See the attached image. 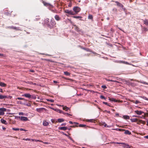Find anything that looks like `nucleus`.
<instances>
[{"label": "nucleus", "mask_w": 148, "mask_h": 148, "mask_svg": "<svg viewBox=\"0 0 148 148\" xmlns=\"http://www.w3.org/2000/svg\"><path fill=\"white\" fill-rule=\"evenodd\" d=\"M124 131H125V134H127L128 135H131V132L128 130H124Z\"/></svg>", "instance_id": "obj_20"}, {"label": "nucleus", "mask_w": 148, "mask_h": 148, "mask_svg": "<svg viewBox=\"0 0 148 148\" xmlns=\"http://www.w3.org/2000/svg\"><path fill=\"white\" fill-rule=\"evenodd\" d=\"M63 78L64 79H68V80H72V79L70 78H67V77H63Z\"/></svg>", "instance_id": "obj_45"}, {"label": "nucleus", "mask_w": 148, "mask_h": 148, "mask_svg": "<svg viewBox=\"0 0 148 148\" xmlns=\"http://www.w3.org/2000/svg\"><path fill=\"white\" fill-rule=\"evenodd\" d=\"M65 12L68 14H69L74 15L75 14V13H74L72 10H65L64 11Z\"/></svg>", "instance_id": "obj_6"}, {"label": "nucleus", "mask_w": 148, "mask_h": 148, "mask_svg": "<svg viewBox=\"0 0 148 148\" xmlns=\"http://www.w3.org/2000/svg\"><path fill=\"white\" fill-rule=\"evenodd\" d=\"M145 137L146 138L148 139V135L145 136Z\"/></svg>", "instance_id": "obj_62"}, {"label": "nucleus", "mask_w": 148, "mask_h": 148, "mask_svg": "<svg viewBox=\"0 0 148 148\" xmlns=\"http://www.w3.org/2000/svg\"><path fill=\"white\" fill-rule=\"evenodd\" d=\"M19 114L20 115H24V113L23 112H19Z\"/></svg>", "instance_id": "obj_50"}, {"label": "nucleus", "mask_w": 148, "mask_h": 148, "mask_svg": "<svg viewBox=\"0 0 148 148\" xmlns=\"http://www.w3.org/2000/svg\"><path fill=\"white\" fill-rule=\"evenodd\" d=\"M12 130H15V131H18V130H19V128H12Z\"/></svg>", "instance_id": "obj_44"}, {"label": "nucleus", "mask_w": 148, "mask_h": 148, "mask_svg": "<svg viewBox=\"0 0 148 148\" xmlns=\"http://www.w3.org/2000/svg\"><path fill=\"white\" fill-rule=\"evenodd\" d=\"M69 123L71 124H73V123H74L75 124H78V123H77V122H74V123H73L72 121H69Z\"/></svg>", "instance_id": "obj_37"}, {"label": "nucleus", "mask_w": 148, "mask_h": 148, "mask_svg": "<svg viewBox=\"0 0 148 148\" xmlns=\"http://www.w3.org/2000/svg\"><path fill=\"white\" fill-rule=\"evenodd\" d=\"M42 109L43 108H37L36 109V110L37 112H40L42 111Z\"/></svg>", "instance_id": "obj_28"}, {"label": "nucleus", "mask_w": 148, "mask_h": 148, "mask_svg": "<svg viewBox=\"0 0 148 148\" xmlns=\"http://www.w3.org/2000/svg\"><path fill=\"white\" fill-rule=\"evenodd\" d=\"M140 102L138 100H136L135 102L136 104H138L140 103Z\"/></svg>", "instance_id": "obj_48"}, {"label": "nucleus", "mask_w": 148, "mask_h": 148, "mask_svg": "<svg viewBox=\"0 0 148 148\" xmlns=\"http://www.w3.org/2000/svg\"><path fill=\"white\" fill-rule=\"evenodd\" d=\"M0 92H3V90L1 89V88H0Z\"/></svg>", "instance_id": "obj_57"}, {"label": "nucleus", "mask_w": 148, "mask_h": 148, "mask_svg": "<svg viewBox=\"0 0 148 148\" xmlns=\"http://www.w3.org/2000/svg\"><path fill=\"white\" fill-rule=\"evenodd\" d=\"M43 3L44 5L47 7H51L52 6L49 3H47L45 1H43Z\"/></svg>", "instance_id": "obj_9"}, {"label": "nucleus", "mask_w": 148, "mask_h": 148, "mask_svg": "<svg viewBox=\"0 0 148 148\" xmlns=\"http://www.w3.org/2000/svg\"><path fill=\"white\" fill-rule=\"evenodd\" d=\"M56 23L53 18L51 20L50 22H49L47 27L50 29L56 27Z\"/></svg>", "instance_id": "obj_1"}, {"label": "nucleus", "mask_w": 148, "mask_h": 148, "mask_svg": "<svg viewBox=\"0 0 148 148\" xmlns=\"http://www.w3.org/2000/svg\"><path fill=\"white\" fill-rule=\"evenodd\" d=\"M140 83H142V84H145L148 85V83H147L146 82H143V81H140Z\"/></svg>", "instance_id": "obj_40"}, {"label": "nucleus", "mask_w": 148, "mask_h": 148, "mask_svg": "<svg viewBox=\"0 0 148 148\" xmlns=\"http://www.w3.org/2000/svg\"><path fill=\"white\" fill-rule=\"evenodd\" d=\"M10 28L11 29H16V30H18V29H17V28L15 27H14L12 26V27H10Z\"/></svg>", "instance_id": "obj_34"}, {"label": "nucleus", "mask_w": 148, "mask_h": 148, "mask_svg": "<svg viewBox=\"0 0 148 148\" xmlns=\"http://www.w3.org/2000/svg\"><path fill=\"white\" fill-rule=\"evenodd\" d=\"M22 96L26 97L29 98H36V97L35 96H34L33 95H31L29 93H25Z\"/></svg>", "instance_id": "obj_3"}, {"label": "nucleus", "mask_w": 148, "mask_h": 148, "mask_svg": "<svg viewBox=\"0 0 148 148\" xmlns=\"http://www.w3.org/2000/svg\"><path fill=\"white\" fill-rule=\"evenodd\" d=\"M1 121L2 123L4 124L5 125H7V124L6 121L3 119H1Z\"/></svg>", "instance_id": "obj_16"}, {"label": "nucleus", "mask_w": 148, "mask_h": 148, "mask_svg": "<svg viewBox=\"0 0 148 148\" xmlns=\"http://www.w3.org/2000/svg\"><path fill=\"white\" fill-rule=\"evenodd\" d=\"M20 130L21 131H26V130H25V129H23V128H21V129H20Z\"/></svg>", "instance_id": "obj_54"}, {"label": "nucleus", "mask_w": 148, "mask_h": 148, "mask_svg": "<svg viewBox=\"0 0 148 148\" xmlns=\"http://www.w3.org/2000/svg\"><path fill=\"white\" fill-rule=\"evenodd\" d=\"M73 10L75 12V14L79 12L80 11L81 9L79 7L75 6L73 8Z\"/></svg>", "instance_id": "obj_4"}, {"label": "nucleus", "mask_w": 148, "mask_h": 148, "mask_svg": "<svg viewBox=\"0 0 148 148\" xmlns=\"http://www.w3.org/2000/svg\"><path fill=\"white\" fill-rule=\"evenodd\" d=\"M73 26L75 27V29L76 31L77 32L80 31L79 28L77 27L75 25H74Z\"/></svg>", "instance_id": "obj_18"}, {"label": "nucleus", "mask_w": 148, "mask_h": 148, "mask_svg": "<svg viewBox=\"0 0 148 148\" xmlns=\"http://www.w3.org/2000/svg\"><path fill=\"white\" fill-rule=\"evenodd\" d=\"M27 83H29L30 84H33V82H27Z\"/></svg>", "instance_id": "obj_60"}, {"label": "nucleus", "mask_w": 148, "mask_h": 148, "mask_svg": "<svg viewBox=\"0 0 148 148\" xmlns=\"http://www.w3.org/2000/svg\"><path fill=\"white\" fill-rule=\"evenodd\" d=\"M23 117V116H19L18 117L21 120V121H22Z\"/></svg>", "instance_id": "obj_47"}, {"label": "nucleus", "mask_w": 148, "mask_h": 148, "mask_svg": "<svg viewBox=\"0 0 148 148\" xmlns=\"http://www.w3.org/2000/svg\"><path fill=\"white\" fill-rule=\"evenodd\" d=\"M143 22L144 24L146 25H148V19H145Z\"/></svg>", "instance_id": "obj_17"}, {"label": "nucleus", "mask_w": 148, "mask_h": 148, "mask_svg": "<svg viewBox=\"0 0 148 148\" xmlns=\"http://www.w3.org/2000/svg\"><path fill=\"white\" fill-rule=\"evenodd\" d=\"M0 86L1 87H5L7 85L4 83L2 82H0Z\"/></svg>", "instance_id": "obj_19"}, {"label": "nucleus", "mask_w": 148, "mask_h": 148, "mask_svg": "<svg viewBox=\"0 0 148 148\" xmlns=\"http://www.w3.org/2000/svg\"><path fill=\"white\" fill-rule=\"evenodd\" d=\"M43 124L45 126H47L49 125V123L46 121H43Z\"/></svg>", "instance_id": "obj_21"}, {"label": "nucleus", "mask_w": 148, "mask_h": 148, "mask_svg": "<svg viewBox=\"0 0 148 148\" xmlns=\"http://www.w3.org/2000/svg\"><path fill=\"white\" fill-rule=\"evenodd\" d=\"M51 121L53 123H54L55 122V119H52L51 120Z\"/></svg>", "instance_id": "obj_49"}, {"label": "nucleus", "mask_w": 148, "mask_h": 148, "mask_svg": "<svg viewBox=\"0 0 148 148\" xmlns=\"http://www.w3.org/2000/svg\"><path fill=\"white\" fill-rule=\"evenodd\" d=\"M74 18H82V17L78 16H73V17Z\"/></svg>", "instance_id": "obj_30"}, {"label": "nucleus", "mask_w": 148, "mask_h": 148, "mask_svg": "<svg viewBox=\"0 0 148 148\" xmlns=\"http://www.w3.org/2000/svg\"><path fill=\"white\" fill-rule=\"evenodd\" d=\"M100 98L101 99H106V98L105 97L102 95H101L100 96Z\"/></svg>", "instance_id": "obj_42"}, {"label": "nucleus", "mask_w": 148, "mask_h": 148, "mask_svg": "<svg viewBox=\"0 0 148 148\" xmlns=\"http://www.w3.org/2000/svg\"><path fill=\"white\" fill-rule=\"evenodd\" d=\"M138 122L139 123H143V124H144L145 123V121H144L142 120H139L138 121Z\"/></svg>", "instance_id": "obj_38"}, {"label": "nucleus", "mask_w": 148, "mask_h": 148, "mask_svg": "<svg viewBox=\"0 0 148 148\" xmlns=\"http://www.w3.org/2000/svg\"><path fill=\"white\" fill-rule=\"evenodd\" d=\"M132 122H136L138 121V119H131Z\"/></svg>", "instance_id": "obj_29"}, {"label": "nucleus", "mask_w": 148, "mask_h": 148, "mask_svg": "<svg viewBox=\"0 0 148 148\" xmlns=\"http://www.w3.org/2000/svg\"><path fill=\"white\" fill-rule=\"evenodd\" d=\"M62 113H63L64 114L68 116H71V115L70 114L67 113H64L63 112H62Z\"/></svg>", "instance_id": "obj_36"}, {"label": "nucleus", "mask_w": 148, "mask_h": 148, "mask_svg": "<svg viewBox=\"0 0 148 148\" xmlns=\"http://www.w3.org/2000/svg\"><path fill=\"white\" fill-rule=\"evenodd\" d=\"M64 74L66 76H70V73L67 71H64Z\"/></svg>", "instance_id": "obj_22"}, {"label": "nucleus", "mask_w": 148, "mask_h": 148, "mask_svg": "<svg viewBox=\"0 0 148 148\" xmlns=\"http://www.w3.org/2000/svg\"><path fill=\"white\" fill-rule=\"evenodd\" d=\"M109 100L110 101L115 102H119L120 101L119 100H117L112 98H109Z\"/></svg>", "instance_id": "obj_11"}, {"label": "nucleus", "mask_w": 148, "mask_h": 148, "mask_svg": "<svg viewBox=\"0 0 148 148\" xmlns=\"http://www.w3.org/2000/svg\"><path fill=\"white\" fill-rule=\"evenodd\" d=\"M129 148H135L133 147L132 146H130V147H129Z\"/></svg>", "instance_id": "obj_64"}, {"label": "nucleus", "mask_w": 148, "mask_h": 148, "mask_svg": "<svg viewBox=\"0 0 148 148\" xmlns=\"http://www.w3.org/2000/svg\"><path fill=\"white\" fill-rule=\"evenodd\" d=\"M100 124L101 125L104 126L105 127L108 126H107V125L106 123L105 122H102L100 123Z\"/></svg>", "instance_id": "obj_25"}, {"label": "nucleus", "mask_w": 148, "mask_h": 148, "mask_svg": "<svg viewBox=\"0 0 148 148\" xmlns=\"http://www.w3.org/2000/svg\"><path fill=\"white\" fill-rule=\"evenodd\" d=\"M118 130L120 131H121L122 130L124 131V130H122L121 129H118Z\"/></svg>", "instance_id": "obj_61"}, {"label": "nucleus", "mask_w": 148, "mask_h": 148, "mask_svg": "<svg viewBox=\"0 0 148 148\" xmlns=\"http://www.w3.org/2000/svg\"><path fill=\"white\" fill-rule=\"evenodd\" d=\"M85 50H86L87 51H90V49L88 48H86Z\"/></svg>", "instance_id": "obj_55"}, {"label": "nucleus", "mask_w": 148, "mask_h": 148, "mask_svg": "<svg viewBox=\"0 0 148 148\" xmlns=\"http://www.w3.org/2000/svg\"><path fill=\"white\" fill-rule=\"evenodd\" d=\"M64 121V120L62 119H58V122L60 123Z\"/></svg>", "instance_id": "obj_26"}, {"label": "nucleus", "mask_w": 148, "mask_h": 148, "mask_svg": "<svg viewBox=\"0 0 148 148\" xmlns=\"http://www.w3.org/2000/svg\"><path fill=\"white\" fill-rule=\"evenodd\" d=\"M94 120L93 119H88L87 120V121L88 122H93L94 121Z\"/></svg>", "instance_id": "obj_32"}, {"label": "nucleus", "mask_w": 148, "mask_h": 148, "mask_svg": "<svg viewBox=\"0 0 148 148\" xmlns=\"http://www.w3.org/2000/svg\"><path fill=\"white\" fill-rule=\"evenodd\" d=\"M123 118L125 119H130V117L127 115H124L123 116Z\"/></svg>", "instance_id": "obj_24"}, {"label": "nucleus", "mask_w": 148, "mask_h": 148, "mask_svg": "<svg viewBox=\"0 0 148 148\" xmlns=\"http://www.w3.org/2000/svg\"><path fill=\"white\" fill-rule=\"evenodd\" d=\"M59 129L61 130H70L71 129V128H68L66 127H59Z\"/></svg>", "instance_id": "obj_8"}, {"label": "nucleus", "mask_w": 148, "mask_h": 148, "mask_svg": "<svg viewBox=\"0 0 148 148\" xmlns=\"http://www.w3.org/2000/svg\"><path fill=\"white\" fill-rule=\"evenodd\" d=\"M77 127L78 126H77V125H75V126L73 125V126H70V127Z\"/></svg>", "instance_id": "obj_51"}, {"label": "nucleus", "mask_w": 148, "mask_h": 148, "mask_svg": "<svg viewBox=\"0 0 148 148\" xmlns=\"http://www.w3.org/2000/svg\"><path fill=\"white\" fill-rule=\"evenodd\" d=\"M66 125V123H62V124H61V125L62 126H63V125Z\"/></svg>", "instance_id": "obj_53"}, {"label": "nucleus", "mask_w": 148, "mask_h": 148, "mask_svg": "<svg viewBox=\"0 0 148 148\" xmlns=\"http://www.w3.org/2000/svg\"><path fill=\"white\" fill-rule=\"evenodd\" d=\"M116 143L119 144H122L123 145V147L124 148H129L130 146H129L128 144H126L125 143H119V142H114L112 143Z\"/></svg>", "instance_id": "obj_2"}, {"label": "nucleus", "mask_w": 148, "mask_h": 148, "mask_svg": "<svg viewBox=\"0 0 148 148\" xmlns=\"http://www.w3.org/2000/svg\"><path fill=\"white\" fill-rule=\"evenodd\" d=\"M53 82L55 83L56 84L58 83V82L56 81H54Z\"/></svg>", "instance_id": "obj_58"}, {"label": "nucleus", "mask_w": 148, "mask_h": 148, "mask_svg": "<svg viewBox=\"0 0 148 148\" xmlns=\"http://www.w3.org/2000/svg\"><path fill=\"white\" fill-rule=\"evenodd\" d=\"M45 24L47 25V26L48 25V24L49 23V19L48 18H46L45 19Z\"/></svg>", "instance_id": "obj_12"}, {"label": "nucleus", "mask_w": 148, "mask_h": 148, "mask_svg": "<svg viewBox=\"0 0 148 148\" xmlns=\"http://www.w3.org/2000/svg\"><path fill=\"white\" fill-rule=\"evenodd\" d=\"M78 126L80 127H85L86 126V125H85L80 124Z\"/></svg>", "instance_id": "obj_31"}, {"label": "nucleus", "mask_w": 148, "mask_h": 148, "mask_svg": "<svg viewBox=\"0 0 148 148\" xmlns=\"http://www.w3.org/2000/svg\"><path fill=\"white\" fill-rule=\"evenodd\" d=\"M23 140H28V141H33V142H42V141L39 140H36V139H32L31 138H24L23 139Z\"/></svg>", "instance_id": "obj_5"}, {"label": "nucleus", "mask_w": 148, "mask_h": 148, "mask_svg": "<svg viewBox=\"0 0 148 148\" xmlns=\"http://www.w3.org/2000/svg\"><path fill=\"white\" fill-rule=\"evenodd\" d=\"M8 98V97L6 95H0V99H5Z\"/></svg>", "instance_id": "obj_15"}, {"label": "nucleus", "mask_w": 148, "mask_h": 148, "mask_svg": "<svg viewBox=\"0 0 148 148\" xmlns=\"http://www.w3.org/2000/svg\"><path fill=\"white\" fill-rule=\"evenodd\" d=\"M28 118L26 117L23 116V121H28Z\"/></svg>", "instance_id": "obj_27"}, {"label": "nucleus", "mask_w": 148, "mask_h": 148, "mask_svg": "<svg viewBox=\"0 0 148 148\" xmlns=\"http://www.w3.org/2000/svg\"><path fill=\"white\" fill-rule=\"evenodd\" d=\"M0 57H4L3 55L1 53H0Z\"/></svg>", "instance_id": "obj_56"}, {"label": "nucleus", "mask_w": 148, "mask_h": 148, "mask_svg": "<svg viewBox=\"0 0 148 148\" xmlns=\"http://www.w3.org/2000/svg\"><path fill=\"white\" fill-rule=\"evenodd\" d=\"M144 30L145 31H148V29L147 28H144Z\"/></svg>", "instance_id": "obj_52"}, {"label": "nucleus", "mask_w": 148, "mask_h": 148, "mask_svg": "<svg viewBox=\"0 0 148 148\" xmlns=\"http://www.w3.org/2000/svg\"><path fill=\"white\" fill-rule=\"evenodd\" d=\"M115 3L116 4V5L117 6L123 8V5L122 4L119 3L117 1H115Z\"/></svg>", "instance_id": "obj_10"}, {"label": "nucleus", "mask_w": 148, "mask_h": 148, "mask_svg": "<svg viewBox=\"0 0 148 148\" xmlns=\"http://www.w3.org/2000/svg\"><path fill=\"white\" fill-rule=\"evenodd\" d=\"M103 103L104 104H105V105H107L108 106H109L110 107H111V106L109 104H108L107 102H103Z\"/></svg>", "instance_id": "obj_35"}, {"label": "nucleus", "mask_w": 148, "mask_h": 148, "mask_svg": "<svg viewBox=\"0 0 148 148\" xmlns=\"http://www.w3.org/2000/svg\"><path fill=\"white\" fill-rule=\"evenodd\" d=\"M47 101H50L51 103L53 102H54V100L53 99H47Z\"/></svg>", "instance_id": "obj_43"}, {"label": "nucleus", "mask_w": 148, "mask_h": 148, "mask_svg": "<svg viewBox=\"0 0 148 148\" xmlns=\"http://www.w3.org/2000/svg\"><path fill=\"white\" fill-rule=\"evenodd\" d=\"M17 99L18 100H25V99L21 97H18L17 98Z\"/></svg>", "instance_id": "obj_39"}, {"label": "nucleus", "mask_w": 148, "mask_h": 148, "mask_svg": "<svg viewBox=\"0 0 148 148\" xmlns=\"http://www.w3.org/2000/svg\"><path fill=\"white\" fill-rule=\"evenodd\" d=\"M101 88L104 89H106L107 88L106 86L105 85H102L101 86Z\"/></svg>", "instance_id": "obj_46"}, {"label": "nucleus", "mask_w": 148, "mask_h": 148, "mask_svg": "<svg viewBox=\"0 0 148 148\" xmlns=\"http://www.w3.org/2000/svg\"><path fill=\"white\" fill-rule=\"evenodd\" d=\"M88 18L89 19H92L93 16H92L90 14L88 16Z\"/></svg>", "instance_id": "obj_33"}, {"label": "nucleus", "mask_w": 148, "mask_h": 148, "mask_svg": "<svg viewBox=\"0 0 148 148\" xmlns=\"http://www.w3.org/2000/svg\"><path fill=\"white\" fill-rule=\"evenodd\" d=\"M107 81H109V82H116V81H114L112 79H106Z\"/></svg>", "instance_id": "obj_41"}, {"label": "nucleus", "mask_w": 148, "mask_h": 148, "mask_svg": "<svg viewBox=\"0 0 148 148\" xmlns=\"http://www.w3.org/2000/svg\"><path fill=\"white\" fill-rule=\"evenodd\" d=\"M134 112L136 114L138 115H141L142 113H143V111H140L136 110Z\"/></svg>", "instance_id": "obj_13"}, {"label": "nucleus", "mask_w": 148, "mask_h": 148, "mask_svg": "<svg viewBox=\"0 0 148 148\" xmlns=\"http://www.w3.org/2000/svg\"><path fill=\"white\" fill-rule=\"evenodd\" d=\"M63 109L64 110H65L66 111H68V110L69 109V108L68 107H67L65 106H64L63 107Z\"/></svg>", "instance_id": "obj_23"}, {"label": "nucleus", "mask_w": 148, "mask_h": 148, "mask_svg": "<svg viewBox=\"0 0 148 148\" xmlns=\"http://www.w3.org/2000/svg\"><path fill=\"white\" fill-rule=\"evenodd\" d=\"M30 71L32 72H34V71L33 70H31Z\"/></svg>", "instance_id": "obj_63"}, {"label": "nucleus", "mask_w": 148, "mask_h": 148, "mask_svg": "<svg viewBox=\"0 0 148 148\" xmlns=\"http://www.w3.org/2000/svg\"><path fill=\"white\" fill-rule=\"evenodd\" d=\"M123 63H125L126 64H128V63L127 62H125V61H123Z\"/></svg>", "instance_id": "obj_59"}, {"label": "nucleus", "mask_w": 148, "mask_h": 148, "mask_svg": "<svg viewBox=\"0 0 148 148\" xmlns=\"http://www.w3.org/2000/svg\"><path fill=\"white\" fill-rule=\"evenodd\" d=\"M54 18L57 21H59L60 19V18L58 15H56L54 16Z\"/></svg>", "instance_id": "obj_14"}, {"label": "nucleus", "mask_w": 148, "mask_h": 148, "mask_svg": "<svg viewBox=\"0 0 148 148\" xmlns=\"http://www.w3.org/2000/svg\"><path fill=\"white\" fill-rule=\"evenodd\" d=\"M6 109L4 108H0V115H3L4 114V112L6 111Z\"/></svg>", "instance_id": "obj_7"}]
</instances>
